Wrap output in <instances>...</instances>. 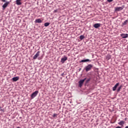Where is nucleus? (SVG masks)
Returning <instances> with one entry per match:
<instances>
[{"label": "nucleus", "mask_w": 128, "mask_h": 128, "mask_svg": "<svg viewBox=\"0 0 128 128\" xmlns=\"http://www.w3.org/2000/svg\"><path fill=\"white\" fill-rule=\"evenodd\" d=\"M93 26L95 28H98L100 27V23L95 24H94Z\"/></svg>", "instance_id": "1a4fd4ad"}, {"label": "nucleus", "mask_w": 128, "mask_h": 128, "mask_svg": "<svg viewBox=\"0 0 128 128\" xmlns=\"http://www.w3.org/2000/svg\"><path fill=\"white\" fill-rule=\"evenodd\" d=\"M61 76H64V73L63 72V73L61 74Z\"/></svg>", "instance_id": "b1692460"}, {"label": "nucleus", "mask_w": 128, "mask_h": 128, "mask_svg": "<svg viewBox=\"0 0 128 128\" xmlns=\"http://www.w3.org/2000/svg\"><path fill=\"white\" fill-rule=\"evenodd\" d=\"M120 86V82L116 83L115 86L112 88V90L114 92L115 90H116V88L118 86Z\"/></svg>", "instance_id": "6e6552de"}, {"label": "nucleus", "mask_w": 128, "mask_h": 128, "mask_svg": "<svg viewBox=\"0 0 128 128\" xmlns=\"http://www.w3.org/2000/svg\"><path fill=\"white\" fill-rule=\"evenodd\" d=\"M40 52L38 51L36 53V54L34 56L33 60H36L38 58V57L40 56Z\"/></svg>", "instance_id": "20e7f679"}, {"label": "nucleus", "mask_w": 128, "mask_h": 128, "mask_svg": "<svg viewBox=\"0 0 128 128\" xmlns=\"http://www.w3.org/2000/svg\"><path fill=\"white\" fill-rule=\"evenodd\" d=\"M128 20H126L122 24L124 26H126V24L128 23Z\"/></svg>", "instance_id": "6ab92c4d"}, {"label": "nucleus", "mask_w": 128, "mask_h": 128, "mask_svg": "<svg viewBox=\"0 0 128 128\" xmlns=\"http://www.w3.org/2000/svg\"><path fill=\"white\" fill-rule=\"evenodd\" d=\"M122 86H119L118 89H117V92H120V90H122Z\"/></svg>", "instance_id": "f3484780"}, {"label": "nucleus", "mask_w": 128, "mask_h": 128, "mask_svg": "<svg viewBox=\"0 0 128 128\" xmlns=\"http://www.w3.org/2000/svg\"><path fill=\"white\" fill-rule=\"evenodd\" d=\"M17 128H20V127H17Z\"/></svg>", "instance_id": "c85d7f7f"}, {"label": "nucleus", "mask_w": 128, "mask_h": 128, "mask_svg": "<svg viewBox=\"0 0 128 128\" xmlns=\"http://www.w3.org/2000/svg\"><path fill=\"white\" fill-rule=\"evenodd\" d=\"M22 0H16V4L18 6H20L22 4V2H20Z\"/></svg>", "instance_id": "4468645a"}, {"label": "nucleus", "mask_w": 128, "mask_h": 128, "mask_svg": "<svg viewBox=\"0 0 128 128\" xmlns=\"http://www.w3.org/2000/svg\"><path fill=\"white\" fill-rule=\"evenodd\" d=\"M66 60H68V57L64 56V58H62L60 62H62V64H64Z\"/></svg>", "instance_id": "423d86ee"}, {"label": "nucleus", "mask_w": 128, "mask_h": 128, "mask_svg": "<svg viewBox=\"0 0 128 128\" xmlns=\"http://www.w3.org/2000/svg\"><path fill=\"white\" fill-rule=\"evenodd\" d=\"M35 22L36 24H42V20L38 18L35 20Z\"/></svg>", "instance_id": "9d476101"}, {"label": "nucleus", "mask_w": 128, "mask_h": 128, "mask_svg": "<svg viewBox=\"0 0 128 128\" xmlns=\"http://www.w3.org/2000/svg\"><path fill=\"white\" fill-rule=\"evenodd\" d=\"M54 12H56V10H54Z\"/></svg>", "instance_id": "cd10ccee"}, {"label": "nucleus", "mask_w": 128, "mask_h": 128, "mask_svg": "<svg viewBox=\"0 0 128 128\" xmlns=\"http://www.w3.org/2000/svg\"><path fill=\"white\" fill-rule=\"evenodd\" d=\"M118 124H119V126H124V120H121L118 122Z\"/></svg>", "instance_id": "2eb2a0df"}, {"label": "nucleus", "mask_w": 128, "mask_h": 128, "mask_svg": "<svg viewBox=\"0 0 128 128\" xmlns=\"http://www.w3.org/2000/svg\"><path fill=\"white\" fill-rule=\"evenodd\" d=\"M124 128H128V126H126Z\"/></svg>", "instance_id": "a878e982"}, {"label": "nucleus", "mask_w": 128, "mask_h": 128, "mask_svg": "<svg viewBox=\"0 0 128 128\" xmlns=\"http://www.w3.org/2000/svg\"><path fill=\"white\" fill-rule=\"evenodd\" d=\"M86 80V78L83 80H81L78 82L80 88H82V84H84V80Z\"/></svg>", "instance_id": "f03ea898"}, {"label": "nucleus", "mask_w": 128, "mask_h": 128, "mask_svg": "<svg viewBox=\"0 0 128 128\" xmlns=\"http://www.w3.org/2000/svg\"><path fill=\"white\" fill-rule=\"evenodd\" d=\"M86 84H88V82H90V80H92V78H88L86 79Z\"/></svg>", "instance_id": "dca6fc26"}, {"label": "nucleus", "mask_w": 128, "mask_h": 128, "mask_svg": "<svg viewBox=\"0 0 128 128\" xmlns=\"http://www.w3.org/2000/svg\"><path fill=\"white\" fill-rule=\"evenodd\" d=\"M124 6L122 7H116L115 8V11L116 12H120V10H124Z\"/></svg>", "instance_id": "39448f33"}, {"label": "nucleus", "mask_w": 128, "mask_h": 128, "mask_svg": "<svg viewBox=\"0 0 128 128\" xmlns=\"http://www.w3.org/2000/svg\"><path fill=\"white\" fill-rule=\"evenodd\" d=\"M9 4H10V2H7L2 6V8H3L4 10L6 8V6H8Z\"/></svg>", "instance_id": "9b49d317"}, {"label": "nucleus", "mask_w": 128, "mask_h": 128, "mask_svg": "<svg viewBox=\"0 0 128 128\" xmlns=\"http://www.w3.org/2000/svg\"><path fill=\"white\" fill-rule=\"evenodd\" d=\"M0 108H1V107H0Z\"/></svg>", "instance_id": "c756f323"}, {"label": "nucleus", "mask_w": 128, "mask_h": 128, "mask_svg": "<svg viewBox=\"0 0 128 128\" xmlns=\"http://www.w3.org/2000/svg\"><path fill=\"white\" fill-rule=\"evenodd\" d=\"M38 90H36L31 95L32 98H34L38 96Z\"/></svg>", "instance_id": "7ed1b4c3"}, {"label": "nucleus", "mask_w": 128, "mask_h": 128, "mask_svg": "<svg viewBox=\"0 0 128 128\" xmlns=\"http://www.w3.org/2000/svg\"><path fill=\"white\" fill-rule=\"evenodd\" d=\"M110 58H111L110 56L108 55V56H106V60H110Z\"/></svg>", "instance_id": "412c9836"}, {"label": "nucleus", "mask_w": 128, "mask_h": 128, "mask_svg": "<svg viewBox=\"0 0 128 128\" xmlns=\"http://www.w3.org/2000/svg\"><path fill=\"white\" fill-rule=\"evenodd\" d=\"M93 66H94L92 64H88L84 68L86 72H90V70H92V68Z\"/></svg>", "instance_id": "f257e3e1"}, {"label": "nucleus", "mask_w": 128, "mask_h": 128, "mask_svg": "<svg viewBox=\"0 0 128 128\" xmlns=\"http://www.w3.org/2000/svg\"><path fill=\"white\" fill-rule=\"evenodd\" d=\"M2 2H6V0H2Z\"/></svg>", "instance_id": "393cba45"}, {"label": "nucleus", "mask_w": 128, "mask_h": 128, "mask_svg": "<svg viewBox=\"0 0 128 128\" xmlns=\"http://www.w3.org/2000/svg\"><path fill=\"white\" fill-rule=\"evenodd\" d=\"M120 36L122 38H128V34H120Z\"/></svg>", "instance_id": "0eeeda50"}, {"label": "nucleus", "mask_w": 128, "mask_h": 128, "mask_svg": "<svg viewBox=\"0 0 128 128\" xmlns=\"http://www.w3.org/2000/svg\"><path fill=\"white\" fill-rule=\"evenodd\" d=\"M50 23L48 22H47L44 23V26H50Z\"/></svg>", "instance_id": "a211bd4d"}, {"label": "nucleus", "mask_w": 128, "mask_h": 128, "mask_svg": "<svg viewBox=\"0 0 128 128\" xmlns=\"http://www.w3.org/2000/svg\"><path fill=\"white\" fill-rule=\"evenodd\" d=\"M113 0H107V2H112Z\"/></svg>", "instance_id": "5701e85b"}, {"label": "nucleus", "mask_w": 128, "mask_h": 128, "mask_svg": "<svg viewBox=\"0 0 128 128\" xmlns=\"http://www.w3.org/2000/svg\"><path fill=\"white\" fill-rule=\"evenodd\" d=\"M19 79H20V77H18V76L14 77L12 78L13 82H18V80Z\"/></svg>", "instance_id": "ddd939ff"}, {"label": "nucleus", "mask_w": 128, "mask_h": 128, "mask_svg": "<svg viewBox=\"0 0 128 128\" xmlns=\"http://www.w3.org/2000/svg\"><path fill=\"white\" fill-rule=\"evenodd\" d=\"M81 70H82V68H80L79 70L80 71Z\"/></svg>", "instance_id": "bb28decb"}, {"label": "nucleus", "mask_w": 128, "mask_h": 128, "mask_svg": "<svg viewBox=\"0 0 128 128\" xmlns=\"http://www.w3.org/2000/svg\"><path fill=\"white\" fill-rule=\"evenodd\" d=\"M80 40H84V36H80Z\"/></svg>", "instance_id": "aec40b11"}, {"label": "nucleus", "mask_w": 128, "mask_h": 128, "mask_svg": "<svg viewBox=\"0 0 128 128\" xmlns=\"http://www.w3.org/2000/svg\"><path fill=\"white\" fill-rule=\"evenodd\" d=\"M92 62V60H90V59H85L80 61V62Z\"/></svg>", "instance_id": "f8f14e48"}, {"label": "nucleus", "mask_w": 128, "mask_h": 128, "mask_svg": "<svg viewBox=\"0 0 128 128\" xmlns=\"http://www.w3.org/2000/svg\"><path fill=\"white\" fill-rule=\"evenodd\" d=\"M57 116H58V114H53L52 116H53V118H56Z\"/></svg>", "instance_id": "4be33fe9"}]
</instances>
